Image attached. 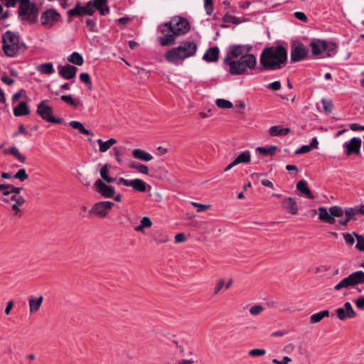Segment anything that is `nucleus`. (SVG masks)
I'll return each instance as SVG.
<instances>
[{"label": "nucleus", "instance_id": "obj_1", "mask_svg": "<svg viewBox=\"0 0 364 364\" xmlns=\"http://www.w3.org/2000/svg\"><path fill=\"white\" fill-rule=\"evenodd\" d=\"M1 38L2 49L7 57L14 58L23 55L28 49L25 42L16 33L7 31L2 35Z\"/></svg>", "mask_w": 364, "mask_h": 364}, {"label": "nucleus", "instance_id": "obj_2", "mask_svg": "<svg viewBox=\"0 0 364 364\" xmlns=\"http://www.w3.org/2000/svg\"><path fill=\"white\" fill-rule=\"evenodd\" d=\"M198 49L197 44L192 40H186L181 44L166 52V60L175 65H178L179 61L195 55Z\"/></svg>", "mask_w": 364, "mask_h": 364}, {"label": "nucleus", "instance_id": "obj_3", "mask_svg": "<svg viewBox=\"0 0 364 364\" xmlns=\"http://www.w3.org/2000/svg\"><path fill=\"white\" fill-rule=\"evenodd\" d=\"M224 63L230 66L229 73L231 75H242L247 68L253 69L255 67L257 59L253 54L244 55L238 60H231L229 56H225Z\"/></svg>", "mask_w": 364, "mask_h": 364}, {"label": "nucleus", "instance_id": "obj_4", "mask_svg": "<svg viewBox=\"0 0 364 364\" xmlns=\"http://www.w3.org/2000/svg\"><path fill=\"white\" fill-rule=\"evenodd\" d=\"M190 30V23L184 18L175 16L168 22H165L159 26L161 33L171 32L176 36H181L188 33Z\"/></svg>", "mask_w": 364, "mask_h": 364}, {"label": "nucleus", "instance_id": "obj_5", "mask_svg": "<svg viewBox=\"0 0 364 364\" xmlns=\"http://www.w3.org/2000/svg\"><path fill=\"white\" fill-rule=\"evenodd\" d=\"M18 16L23 21L35 23L37 20L38 9L30 0H19Z\"/></svg>", "mask_w": 364, "mask_h": 364}, {"label": "nucleus", "instance_id": "obj_6", "mask_svg": "<svg viewBox=\"0 0 364 364\" xmlns=\"http://www.w3.org/2000/svg\"><path fill=\"white\" fill-rule=\"evenodd\" d=\"M36 113L46 122L52 124H60L63 122V119L56 118L53 116V107L46 104V100H42L37 106Z\"/></svg>", "mask_w": 364, "mask_h": 364}, {"label": "nucleus", "instance_id": "obj_7", "mask_svg": "<svg viewBox=\"0 0 364 364\" xmlns=\"http://www.w3.org/2000/svg\"><path fill=\"white\" fill-rule=\"evenodd\" d=\"M364 284V272L363 271H357L351 273L347 277L343 279L335 287L336 291L343 288H348L357 284Z\"/></svg>", "mask_w": 364, "mask_h": 364}, {"label": "nucleus", "instance_id": "obj_8", "mask_svg": "<svg viewBox=\"0 0 364 364\" xmlns=\"http://www.w3.org/2000/svg\"><path fill=\"white\" fill-rule=\"evenodd\" d=\"M309 53L306 46L300 42L294 43L291 46V62L296 63L305 59Z\"/></svg>", "mask_w": 364, "mask_h": 364}, {"label": "nucleus", "instance_id": "obj_9", "mask_svg": "<svg viewBox=\"0 0 364 364\" xmlns=\"http://www.w3.org/2000/svg\"><path fill=\"white\" fill-rule=\"evenodd\" d=\"M60 14L54 9H49L42 13L41 16V24L44 26L51 27L60 21Z\"/></svg>", "mask_w": 364, "mask_h": 364}, {"label": "nucleus", "instance_id": "obj_10", "mask_svg": "<svg viewBox=\"0 0 364 364\" xmlns=\"http://www.w3.org/2000/svg\"><path fill=\"white\" fill-rule=\"evenodd\" d=\"M114 203L111 201H101L96 203L92 209L90 210V214H94L101 218L105 217L108 212L112 208Z\"/></svg>", "mask_w": 364, "mask_h": 364}, {"label": "nucleus", "instance_id": "obj_11", "mask_svg": "<svg viewBox=\"0 0 364 364\" xmlns=\"http://www.w3.org/2000/svg\"><path fill=\"white\" fill-rule=\"evenodd\" d=\"M287 60V50L282 45L274 47V70L282 68Z\"/></svg>", "mask_w": 364, "mask_h": 364}, {"label": "nucleus", "instance_id": "obj_12", "mask_svg": "<svg viewBox=\"0 0 364 364\" xmlns=\"http://www.w3.org/2000/svg\"><path fill=\"white\" fill-rule=\"evenodd\" d=\"M118 185H124L131 186L134 191L139 192H145L146 190V183L141 179L135 178L133 180H127L124 178H119L117 182Z\"/></svg>", "mask_w": 364, "mask_h": 364}, {"label": "nucleus", "instance_id": "obj_13", "mask_svg": "<svg viewBox=\"0 0 364 364\" xmlns=\"http://www.w3.org/2000/svg\"><path fill=\"white\" fill-rule=\"evenodd\" d=\"M361 144L362 140L358 137H353L350 140L346 141L343 145L345 154L347 156H350L353 154H359Z\"/></svg>", "mask_w": 364, "mask_h": 364}, {"label": "nucleus", "instance_id": "obj_14", "mask_svg": "<svg viewBox=\"0 0 364 364\" xmlns=\"http://www.w3.org/2000/svg\"><path fill=\"white\" fill-rule=\"evenodd\" d=\"M337 317L344 321L348 318H354L357 316V313L354 311L350 302L344 304L343 307L338 308L336 311Z\"/></svg>", "mask_w": 364, "mask_h": 364}, {"label": "nucleus", "instance_id": "obj_15", "mask_svg": "<svg viewBox=\"0 0 364 364\" xmlns=\"http://www.w3.org/2000/svg\"><path fill=\"white\" fill-rule=\"evenodd\" d=\"M94 186L96 191L105 198H112L115 194L114 188L107 185L100 179H97Z\"/></svg>", "mask_w": 364, "mask_h": 364}, {"label": "nucleus", "instance_id": "obj_16", "mask_svg": "<svg viewBox=\"0 0 364 364\" xmlns=\"http://www.w3.org/2000/svg\"><path fill=\"white\" fill-rule=\"evenodd\" d=\"M262 69H273V46L266 48L260 56Z\"/></svg>", "mask_w": 364, "mask_h": 364}, {"label": "nucleus", "instance_id": "obj_17", "mask_svg": "<svg viewBox=\"0 0 364 364\" xmlns=\"http://www.w3.org/2000/svg\"><path fill=\"white\" fill-rule=\"evenodd\" d=\"M58 69L59 75L66 80H70L73 78L75 76L77 70V68L75 66L70 64L59 65Z\"/></svg>", "mask_w": 364, "mask_h": 364}, {"label": "nucleus", "instance_id": "obj_18", "mask_svg": "<svg viewBox=\"0 0 364 364\" xmlns=\"http://www.w3.org/2000/svg\"><path fill=\"white\" fill-rule=\"evenodd\" d=\"M220 50L218 47H211L208 48L203 56V60L206 62H216L219 58Z\"/></svg>", "mask_w": 364, "mask_h": 364}, {"label": "nucleus", "instance_id": "obj_19", "mask_svg": "<svg viewBox=\"0 0 364 364\" xmlns=\"http://www.w3.org/2000/svg\"><path fill=\"white\" fill-rule=\"evenodd\" d=\"M164 35L158 38L159 42L161 46H172L176 42V34L171 32L162 33Z\"/></svg>", "mask_w": 364, "mask_h": 364}, {"label": "nucleus", "instance_id": "obj_20", "mask_svg": "<svg viewBox=\"0 0 364 364\" xmlns=\"http://www.w3.org/2000/svg\"><path fill=\"white\" fill-rule=\"evenodd\" d=\"M95 10L99 11L100 15L105 16L109 14L110 9L107 6V0H91Z\"/></svg>", "mask_w": 364, "mask_h": 364}, {"label": "nucleus", "instance_id": "obj_21", "mask_svg": "<svg viewBox=\"0 0 364 364\" xmlns=\"http://www.w3.org/2000/svg\"><path fill=\"white\" fill-rule=\"evenodd\" d=\"M325 45V41L323 40H313L310 43L312 54L314 56L321 55L323 52H324Z\"/></svg>", "mask_w": 364, "mask_h": 364}, {"label": "nucleus", "instance_id": "obj_22", "mask_svg": "<svg viewBox=\"0 0 364 364\" xmlns=\"http://www.w3.org/2000/svg\"><path fill=\"white\" fill-rule=\"evenodd\" d=\"M69 21H71V18L74 16H87L85 7L81 5L80 2H77L73 9H70L68 12Z\"/></svg>", "mask_w": 364, "mask_h": 364}, {"label": "nucleus", "instance_id": "obj_23", "mask_svg": "<svg viewBox=\"0 0 364 364\" xmlns=\"http://www.w3.org/2000/svg\"><path fill=\"white\" fill-rule=\"evenodd\" d=\"M296 188L309 199H314L315 196L308 187V183L304 180L299 181L296 184Z\"/></svg>", "mask_w": 364, "mask_h": 364}, {"label": "nucleus", "instance_id": "obj_24", "mask_svg": "<svg viewBox=\"0 0 364 364\" xmlns=\"http://www.w3.org/2000/svg\"><path fill=\"white\" fill-rule=\"evenodd\" d=\"M31 112L29 107L26 102L22 101L14 108V114L16 117L26 116L29 114Z\"/></svg>", "mask_w": 364, "mask_h": 364}, {"label": "nucleus", "instance_id": "obj_25", "mask_svg": "<svg viewBox=\"0 0 364 364\" xmlns=\"http://www.w3.org/2000/svg\"><path fill=\"white\" fill-rule=\"evenodd\" d=\"M241 44H233L229 46L228 53L226 56L231 58H238L244 55L243 50Z\"/></svg>", "mask_w": 364, "mask_h": 364}, {"label": "nucleus", "instance_id": "obj_26", "mask_svg": "<svg viewBox=\"0 0 364 364\" xmlns=\"http://www.w3.org/2000/svg\"><path fill=\"white\" fill-rule=\"evenodd\" d=\"M318 210L319 213L318 218L321 220L329 224H334L336 223L335 218L331 216L329 210L328 211L326 208L320 207Z\"/></svg>", "mask_w": 364, "mask_h": 364}, {"label": "nucleus", "instance_id": "obj_27", "mask_svg": "<svg viewBox=\"0 0 364 364\" xmlns=\"http://www.w3.org/2000/svg\"><path fill=\"white\" fill-rule=\"evenodd\" d=\"M132 155L135 159L141 160L143 161H149L153 159L151 154L140 149H136L132 151Z\"/></svg>", "mask_w": 364, "mask_h": 364}, {"label": "nucleus", "instance_id": "obj_28", "mask_svg": "<svg viewBox=\"0 0 364 364\" xmlns=\"http://www.w3.org/2000/svg\"><path fill=\"white\" fill-rule=\"evenodd\" d=\"M3 154L4 155H13L21 163L26 162V157L19 152L18 149L16 146H11L9 149H4L3 151Z\"/></svg>", "mask_w": 364, "mask_h": 364}, {"label": "nucleus", "instance_id": "obj_29", "mask_svg": "<svg viewBox=\"0 0 364 364\" xmlns=\"http://www.w3.org/2000/svg\"><path fill=\"white\" fill-rule=\"evenodd\" d=\"M284 208L289 213L294 215L298 212V208L295 199L289 198H286L284 201Z\"/></svg>", "mask_w": 364, "mask_h": 364}, {"label": "nucleus", "instance_id": "obj_30", "mask_svg": "<svg viewBox=\"0 0 364 364\" xmlns=\"http://www.w3.org/2000/svg\"><path fill=\"white\" fill-rule=\"evenodd\" d=\"M37 70L41 74L50 75L55 73L52 63H46L40 64L36 68Z\"/></svg>", "mask_w": 364, "mask_h": 364}, {"label": "nucleus", "instance_id": "obj_31", "mask_svg": "<svg viewBox=\"0 0 364 364\" xmlns=\"http://www.w3.org/2000/svg\"><path fill=\"white\" fill-rule=\"evenodd\" d=\"M43 296H40L38 298H33L31 297L29 298V307H30V311L36 312L37 311L43 302Z\"/></svg>", "mask_w": 364, "mask_h": 364}, {"label": "nucleus", "instance_id": "obj_32", "mask_svg": "<svg viewBox=\"0 0 364 364\" xmlns=\"http://www.w3.org/2000/svg\"><path fill=\"white\" fill-rule=\"evenodd\" d=\"M69 124L73 129H77L81 134L91 136L94 135L91 130L85 129L83 124L78 121H71Z\"/></svg>", "mask_w": 364, "mask_h": 364}, {"label": "nucleus", "instance_id": "obj_33", "mask_svg": "<svg viewBox=\"0 0 364 364\" xmlns=\"http://www.w3.org/2000/svg\"><path fill=\"white\" fill-rule=\"evenodd\" d=\"M325 43L324 52L326 51L327 53V56L332 57L335 55L338 50L337 44L334 42H328L326 41H325Z\"/></svg>", "mask_w": 364, "mask_h": 364}, {"label": "nucleus", "instance_id": "obj_34", "mask_svg": "<svg viewBox=\"0 0 364 364\" xmlns=\"http://www.w3.org/2000/svg\"><path fill=\"white\" fill-rule=\"evenodd\" d=\"M329 316V311L324 310L316 314H314L310 317L311 323H316L320 322L323 318Z\"/></svg>", "mask_w": 364, "mask_h": 364}, {"label": "nucleus", "instance_id": "obj_35", "mask_svg": "<svg viewBox=\"0 0 364 364\" xmlns=\"http://www.w3.org/2000/svg\"><path fill=\"white\" fill-rule=\"evenodd\" d=\"M129 167L131 168L136 169L139 173H143V174H148L149 171L147 166H146L143 164L139 163V162H136V161H132L129 164Z\"/></svg>", "mask_w": 364, "mask_h": 364}, {"label": "nucleus", "instance_id": "obj_36", "mask_svg": "<svg viewBox=\"0 0 364 364\" xmlns=\"http://www.w3.org/2000/svg\"><path fill=\"white\" fill-rule=\"evenodd\" d=\"M251 159V155L249 151H245L240 154L236 159L234 160L235 164L237 165L242 163H249Z\"/></svg>", "mask_w": 364, "mask_h": 364}, {"label": "nucleus", "instance_id": "obj_37", "mask_svg": "<svg viewBox=\"0 0 364 364\" xmlns=\"http://www.w3.org/2000/svg\"><path fill=\"white\" fill-rule=\"evenodd\" d=\"M68 60L69 62L77 65H82L84 63L82 56L77 52H73L71 53L68 56Z\"/></svg>", "mask_w": 364, "mask_h": 364}, {"label": "nucleus", "instance_id": "obj_38", "mask_svg": "<svg viewBox=\"0 0 364 364\" xmlns=\"http://www.w3.org/2000/svg\"><path fill=\"white\" fill-rule=\"evenodd\" d=\"M344 213H345L346 218L349 221H350V220H356L357 218H355V215H358V209H357L356 205L354 206V207L346 208L344 210Z\"/></svg>", "mask_w": 364, "mask_h": 364}, {"label": "nucleus", "instance_id": "obj_39", "mask_svg": "<svg viewBox=\"0 0 364 364\" xmlns=\"http://www.w3.org/2000/svg\"><path fill=\"white\" fill-rule=\"evenodd\" d=\"M60 99L74 108H77L80 103V100L74 99L71 95H62Z\"/></svg>", "mask_w": 364, "mask_h": 364}, {"label": "nucleus", "instance_id": "obj_40", "mask_svg": "<svg viewBox=\"0 0 364 364\" xmlns=\"http://www.w3.org/2000/svg\"><path fill=\"white\" fill-rule=\"evenodd\" d=\"M266 176L267 174L265 173L257 174V178L259 183H261L264 186L273 188V183L271 181L267 179Z\"/></svg>", "mask_w": 364, "mask_h": 364}, {"label": "nucleus", "instance_id": "obj_41", "mask_svg": "<svg viewBox=\"0 0 364 364\" xmlns=\"http://www.w3.org/2000/svg\"><path fill=\"white\" fill-rule=\"evenodd\" d=\"M329 213L334 218L335 217H341L344 213V210L338 205H334L329 208Z\"/></svg>", "mask_w": 364, "mask_h": 364}, {"label": "nucleus", "instance_id": "obj_42", "mask_svg": "<svg viewBox=\"0 0 364 364\" xmlns=\"http://www.w3.org/2000/svg\"><path fill=\"white\" fill-rule=\"evenodd\" d=\"M353 234L357 240V243L355 247V249L360 252H364V237L356 233L355 232H353Z\"/></svg>", "mask_w": 364, "mask_h": 364}, {"label": "nucleus", "instance_id": "obj_43", "mask_svg": "<svg viewBox=\"0 0 364 364\" xmlns=\"http://www.w3.org/2000/svg\"><path fill=\"white\" fill-rule=\"evenodd\" d=\"M256 152H259L264 156H273V146H269V147L259 146L256 148Z\"/></svg>", "mask_w": 364, "mask_h": 364}, {"label": "nucleus", "instance_id": "obj_44", "mask_svg": "<svg viewBox=\"0 0 364 364\" xmlns=\"http://www.w3.org/2000/svg\"><path fill=\"white\" fill-rule=\"evenodd\" d=\"M215 104L219 108L222 109H230L233 107L232 103L225 99H218L215 102Z\"/></svg>", "mask_w": 364, "mask_h": 364}, {"label": "nucleus", "instance_id": "obj_45", "mask_svg": "<svg viewBox=\"0 0 364 364\" xmlns=\"http://www.w3.org/2000/svg\"><path fill=\"white\" fill-rule=\"evenodd\" d=\"M227 13H228V11H227ZM222 20L225 23H231L233 24H239L240 23L239 18L228 14H225L223 16Z\"/></svg>", "mask_w": 364, "mask_h": 364}, {"label": "nucleus", "instance_id": "obj_46", "mask_svg": "<svg viewBox=\"0 0 364 364\" xmlns=\"http://www.w3.org/2000/svg\"><path fill=\"white\" fill-rule=\"evenodd\" d=\"M80 79L82 82H84L87 85L88 90H92V81H91L90 77L88 73H81L80 75Z\"/></svg>", "mask_w": 364, "mask_h": 364}, {"label": "nucleus", "instance_id": "obj_47", "mask_svg": "<svg viewBox=\"0 0 364 364\" xmlns=\"http://www.w3.org/2000/svg\"><path fill=\"white\" fill-rule=\"evenodd\" d=\"M14 178L18 179L21 181H24L28 178V175L26 173L25 168L19 169L14 175Z\"/></svg>", "mask_w": 364, "mask_h": 364}, {"label": "nucleus", "instance_id": "obj_48", "mask_svg": "<svg viewBox=\"0 0 364 364\" xmlns=\"http://www.w3.org/2000/svg\"><path fill=\"white\" fill-rule=\"evenodd\" d=\"M290 132L288 127L283 128L281 126H274V136H286Z\"/></svg>", "mask_w": 364, "mask_h": 364}, {"label": "nucleus", "instance_id": "obj_49", "mask_svg": "<svg viewBox=\"0 0 364 364\" xmlns=\"http://www.w3.org/2000/svg\"><path fill=\"white\" fill-rule=\"evenodd\" d=\"M97 19L96 18H87L86 20V26L89 28V31L92 33L97 32L96 26Z\"/></svg>", "mask_w": 364, "mask_h": 364}, {"label": "nucleus", "instance_id": "obj_50", "mask_svg": "<svg viewBox=\"0 0 364 364\" xmlns=\"http://www.w3.org/2000/svg\"><path fill=\"white\" fill-rule=\"evenodd\" d=\"M344 240L347 245L352 246L355 242V236L352 233H343V234Z\"/></svg>", "mask_w": 364, "mask_h": 364}, {"label": "nucleus", "instance_id": "obj_51", "mask_svg": "<svg viewBox=\"0 0 364 364\" xmlns=\"http://www.w3.org/2000/svg\"><path fill=\"white\" fill-rule=\"evenodd\" d=\"M204 9L208 15H211L213 11V0H204Z\"/></svg>", "mask_w": 364, "mask_h": 364}, {"label": "nucleus", "instance_id": "obj_52", "mask_svg": "<svg viewBox=\"0 0 364 364\" xmlns=\"http://www.w3.org/2000/svg\"><path fill=\"white\" fill-rule=\"evenodd\" d=\"M97 144L100 146L99 151L100 152H103V153L106 152L111 147L109 145V144L107 142V141H103L102 139H98L97 140Z\"/></svg>", "mask_w": 364, "mask_h": 364}, {"label": "nucleus", "instance_id": "obj_53", "mask_svg": "<svg viewBox=\"0 0 364 364\" xmlns=\"http://www.w3.org/2000/svg\"><path fill=\"white\" fill-rule=\"evenodd\" d=\"M84 7L87 16H92L95 12V9L91 0L87 1Z\"/></svg>", "mask_w": 364, "mask_h": 364}, {"label": "nucleus", "instance_id": "obj_54", "mask_svg": "<svg viewBox=\"0 0 364 364\" xmlns=\"http://www.w3.org/2000/svg\"><path fill=\"white\" fill-rule=\"evenodd\" d=\"M322 104H323V109L326 112H331L333 110V105L331 100H326L325 99H323Z\"/></svg>", "mask_w": 364, "mask_h": 364}, {"label": "nucleus", "instance_id": "obj_55", "mask_svg": "<svg viewBox=\"0 0 364 364\" xmlns=\"http://www.w3.org/2000/svg\"><path fill=\"white\" fill-rule=\"evenodd\" d=\"M192 205L193 207H196L197 208V211L198 212H204L207 210H208L210 208V205H204V204H200V203H196V202H192Z\"/></svg>", "mask_w": 364, "mask_h": 364}, {"label": "nucleus", "instance_id": "obj_56", "mask_svg": "<svg viewBox=\"0 0 364 364\" xmlns=\"http://www.w3.org/2000/svg\"><path fill=\"white\" fill-rule=\"evenodd\" d=\"M266 353L265 350L264 349H259V348H255L249 352V355L250 356L256 357V356H260L264 355Z\"/></svg>", "mask_w": 364, "mask_h": 364}, {"label": "nucleus", "instance_id": "obj_57", "mask_svg": "<svg viewBox=\"0 0 364 364\" xmlns=\"http://www.w3.org/2000/svg\"><path fill=\"white\" fill-rule=\"evenodd\" d=\"M263 311V307L260 305H255L250 309V313L252 315H258Z\"/></svg>", "mask_w": 364, "mask_h": 364}, {"label": "nucleus", "instance_id": "obj_58", "mask_svg": "<svg viewBox=\"0 0 364 364\" xmlns=\"http://www.w3.org/2000/svg\"><path fill=\"white\" fill-rule=\"evenodd\" d=\"M225 283V279H220L218 281V282H217V284H216V286H215V289H214V294H215V295H216V294H218L220 292V290L223 289V287H224Z\"/></svg>", "mask_w": 364, "mask_h": 364}, {"label": "nucleus", "instance_id": "obj_59", "mask_svg": "<svg viewBox=\"0 0 364 364\" xmlns=\"http://www.w3.org/2000/svg\"><path fill=\"white\" fill-rule=\"evenodd\" d=\"M110 167L109 164H105L100 169V176L105 180L108 176V168Z\"/></svg>", "mask_w": 364, "mask_h": 364}, {"label": "nucleus", "instance_id": "obj_60", "mask_svg": "<svg viewBox=\"0 0 364 364\" xmlns=\"http://www.w3.org/2000/svg\"><path fill=\"white\" fill-rule=\"evenodd\" d=\"M20 134H28V132L26 130L25 127H24V125L23 124H21L19 126H18V130L16 131L14 134H13V137H16L18 136Z\"/></svg>", "mask_w": 364, "mask_h": 364}, {"label": "nucleus", "instance_id": "obj_61", "mask_svg": "<svg viewBox=\"0 0 364 364\" xmlns=\"http://www.w3.org/2000/svg\"><path fill=\"white\" fill-rule=\"evenodd\" d=\"M140 224L144 228H150L152 225V222L149 217H143L140 221Z\"/></svg>", "mask_w": 364, "mask_h": 364}, {"label": "nucleus", "instance_id": "obj_62", "mask_svg": "<svg viewBox=\"0 0 364 364\" xmlns=\"http://www.w3.org/2000/svg\"><path fill=\"white\" fill-rule=\"evenodd\" d=\"M11 200L16 201V204L23 205L25 203V199L22 196L13 195L11 197Z\"/></svg>", "mask_w": 364, "mask_h": 364}, {"label": "nucleus", "instance_id": "obj_63", "mask_svg": "<svg viewBox=\"0 0 364 364\" xmlns=\"http://www.w3.org/2000/svg\"><path fill=\"white\" fill-rule=\"evenodd\" d=\"M294 16L303 22H306L308 20L306 15L304 12H301V11L295 12Z\"/></svg>", "mask_w": 364, "mask_h": 364}, {"label": "nucleus", "instance_id": "obj_64", "mask_svg": "<svg viewBox=\"0 0 364 364\" xmlns=\"http://www.w3.org/2000/svg\"><path fill=\"white\" fill-rule=\"evenodd\" d=\"M355 304L358 309L363 310L364 309V296H359L355 301Z\"/></svg>", "mask_w": 364, "mask_h": 364}]
</instances>
